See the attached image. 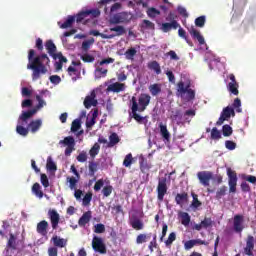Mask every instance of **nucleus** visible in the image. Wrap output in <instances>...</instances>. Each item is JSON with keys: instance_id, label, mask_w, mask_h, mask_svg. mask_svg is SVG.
<instances>
[{"instance_id": "f257e3e1", "label": "nucleus", "mask_w": 256, "mask_h": 256, "mask_svg": "<svg viewBox=\"0 0 256 256\" xmlns=\"http://www.w3.org/2000/svg\"><path fill=\"white\" fill-rule=\"evenodd\" d=\"M51 65V59L47 54L42 53L38 56H35V51L30 49L28 51V64L27 69H31L32 72V81H37L41 79V75H45L48 71V67Z\"/></svg>"}, {"instance_id": "f03ea898", "label": "nucleus", "mask_w": 256, "mask_h": 256, "mask_svg": "<svg viewBox=\"0 0 256 256\" xmlns=\"http://www.w3.org/2000/svg\"><path fill=\"white\" fill-rule=\"evenodd\" d=\"M35 113H37V109H31L21 113L18 118V125L16 126V133H18V135L27 137L29 131H31V133H37V131L41 129V126L43 125L41 119L32 120L29 123V119H31Z\"/></svg>"}, {"instance_id": "7ed1b4c3", "label": "nucleus", "mask_w": 256, "mask_h": 256, "mask_svg": "<svg viewBox=\"0 0 256 256\" xmlns=\"http://www.w3.org/2000/svg\"><path fill=\"white\" fill-rule=\"evenodd\" d=\"M190 87L191 85L188 84L185 86V82L180 81L177 84V93H179L181 97L186 94L187 101H193V99H195V90Z\"/></svg>"}, {"instance_id": "20e7f679", "label": "nucleus", "mask_w": 256, "mask_h": 256, "mask_svg": "<svg viewBox=\"0 0 256 256\" xmlns=\"http://www.w3.org/2000/svg\"><path fill=\"white\" fill-rule=\"evenodd\" d=\"M59 145L66 147L64 155L66 157H71V153L75 151V138H73V136H67L63 140L59 141Z\"/></svg>"}, {"instance_id": "39448f33", "label": "nucleus", "mask_w": 256, "mask_h": 256, "mask_svg": "<svg viewBox=\"0 0 256 256\" xmlns=\"http://www.w3.org/2000/svg\"><path fill=\"white\" fill-rule=\"evenodd\" d=\"M168 190L169 187L167 186V178H159L156 188L158 201L163 202V199H165V195H167Z\"/></svg>"}, {"instance_id": "423d86ee", "label": "nucleus", "mask_w": 256, "mask_h": 256, "mask_svg": "<svg viewBox=\"0 0 256 256\" xmlns=\"http://www.w3.org/2000/svg\"><path fill=\"white\" fill-rule=\"evenodd\" d=\"M231 117H235V110L231 106L223 108L219 119L216 122L217 127H221L225 121H229Z\"/></svg>"}, {"instance_id": "0eeeda50", "label": "nucleus", "mask_w": 256, "mask_h": 256, "mask_svg": "<svg viewBox=\"0 0 256 256\" xmlns=\"http://www.w3.org/2000/svg\"><path fill=\"white\" fill-rule=\"evenodd\" d=\"M92 249L96 253H100V255H105L107 253V246L105 242H103V238L94 236L92 239Z\"/></svg>"}, {"instance_id": "6e6552de", "label": "nucleus", "mask_w": 256, "mask_h": 256, "mask_svg": "<svg viewBox=\"0 0 256 256\" xmlns=\"http://www.w3.org/2000/svg\"><path fill=\"white\" fill-rule=\"evenodd\" d=\"M245 229V216L241 214H236L233 217V230L235 233H243Z\"/></svg>"}, {"instance_id": "1a4fd4ad", "label": "nucleus", "mask_w": 256, "mask_h": 256, "mask_svg": "<svg viewBox=\"0 0 256 256\" xmlns=\"http://www.w3.org/2000/svg\"><path fill=\"white\" fill-rule=\"evenodd\" d=\"M228 185L230 193H237V172L227 168Z\"/></svg>"}, {"instance_id": "9d476101", "label": "nucleus", "mask_w": 256, "mask_h": 256, "mask_svg": "<svg viewBox=\"0 0 256 256\" xmlns=\"http://www.w3.org/2000/svg\"><path fill=\"white\" fill-rule=\"evenodd\" d=\"M131 103V111H132V119L137 121V123H143L145 121V117L139 115V104H137V97L133 96L130 100Z\"/></svg>"}, {"instance_id": "9b49d317", "label": "nucleus", "mask_w": 256, "mask_h": 256, "mask_svg": "<svg viewBox=\"0 0 256 256\" xmlns=\"http://www.w3.org/2000/svg\"><path fill=\"white\" fill-rule=\"evenodd\" d=\"M197 178L199 180V183H201L203 187H209L211 179H213V172L200 171L197 173Z\"/></svg>"}, {"instance_id": "f8f14e48", "label": "nucleus", "mask_w": 256, "mask_h": 256, "mask_svg": "<svg viewBox=\"0 0 256 256\" xmlns=\"http://www.w3.org/2000/svg\"><path fill=\"white\" fill-rule=\"evenodd\" d=\"M149 103H151V96L149 94H141L137 100L139 113H143L149 106Z\"/></svg>"}, {"instance_id": "ddd939ff", "label": "nucleus", "mask_w": 256, "mask_h": 256, "mask_svg": "<svg viewBox=\"0 0 256 256\" xmlns=\"http://www.w3.org/2000/svg\"><path fill=\"white\" fill-rule=\"evenodd\" d=\"M89 15L96 18V17H99V15H101V11H99V9H91V10L82 11L77 14L76 23H81V21H83V19H85V17H89Z\"/></svg>"}, {"instance_id": "4468645a", "label": "nucleus", "mask_w": 256, "mask_h": 256, "mask_svg": "<svg viewBox=\"0 0 256 256\" xmlns=\"http://www.w3.org/2000/svg\"><path fill=\"white\" fill-rule=\"evenodd\" d=\"M48 219H50V223L53 230H56L59 227V221H61V216L55 209H50L48 211Z\"/></svg>"}, {"instance_id": "2eb2a0df", "label": "nucleus", "mask_w": 256, "mask_h": 256, "mask_svg": "<svg viewBox=\"0 0 256 256\" xmlns=\"http://www.w3.org/2000/svg\"><path fill=\"white\" fill-rule=\"evenodd\" d=\"M129 223L132 228L135 229V231H142L144 229L145 224L143 223V220L139 219L135 214H132Z\"/></svg>"}, {"instance_id": "dca6fc26", "label": "nucleus", "mask_w": 256, "mask_h": 256, "mask_svg": "<svg viewBox=\"0 0 256 256\" xmlns=\"http://www.w3.org/2000/svg\"><path fill=\"white\" fill-rule=\"evenodd\" d=\"M95 97H97V94H95V91L91 92V95L86 96L85 100H84V107L86 109H91V107H97V99H95Z\"/></svg>"}, {"instance_id": "f3484780", "label": "nucleus", "mask_w": 256, "mask_h": 256, "mask_svg": "<svg viewBox=\"0 0 256 256\" xmlns=\"http://www.w3.org/2000/svg\"><path fill=\"white\" fill-rule=\"evenodd\" d=\"M170 119L173 123H176V125H183V113L180 109L171 111Z\"/></svg>"}, {"instance_id": "a211bd4d", "label": "nucleus", "mask_w": 256, "mask_h": 256, "mask_svg": "<svg viewBox=\"0 0 256 256\" xmlns=\"http://www.w3.org/2000/svg\"><path fill=\"white\" fill-rule=\"evenodd\" d=\"M188 31L193 39L198 40L199 45H205V38L201 35V32L195 29V27L191 26Z\"/></svg>"}, {"instance_id": "6ab92c4d", "label": "nucleus", "mask_w": 256, "mask_h": 256, "mask_svg": "<svg viewBox=\"0 0 256 256\" xmlns=\"http://www.w3.org/2000/svg\"><path fill=\"white\" fill-rule=\"evenodd\" d=\"M127 86L125 83L115 82L108 86L107 91H111L112 93H121L125 91Z\"/></svg>"}, {"instance_id": "aec40b11", "label": "nucleus", "mask_w": 256, "mask_h": 256, "mask_svg": "<svg viewBox=\"0 0 256 256\" xmlns=\"http://www.w3.org/2000/svg\"><path fill=\"white\" fill-rule=\"evenodd\" d=\"M47 229H49V222L47 220H42L37 224L36 231L42 237L47 236Z\"/></svg>"}, {"instance_id": "412c9836", "label": "nucleus", "mask_w": 256, "mask_h": 256, "mask_svg": "<svg viewBox=\"0 0 256 256\" xmlns=\"http://www.w3.org/2000/svg\"><path fill=\"white\" fill-rule=\"evenodd\" d=\"M53 59L55 61H57V59H59L58 62L54 63V67H55L56 71H61L63 69V63H67V58L65 56H63V53H61V52H58L57 56Z\"/></svg>"}, {"instance_id": "4be33fe9", "label": "nucleus", "mask_w": 256, "mask_h": 256, "mask_svg": "<svg viewBox=\"0 0 256 256\" xmlns=\"http://www.w3.org/2000/svg\"><path fill=\"white\" fill-rule=\"evenodd\" d=\"M45 48L50 57L55 58L57 56V46L53 43V40L46 41Z\"/></svg>"}, {"instance_id": "5701e85b", "label": "nucleus", "mask_w": 256, "mask_h": 256, "mask_svg": "<svg viewBox=\"0 0 256 256\" xmlns=\"http://www.w3.org/2000/svg\"><path fill=\"white\" fill-rule=\"evenodd\" d=\"M197 114V112L193 109H189V110H186L184 112V115L182 116V123L183 125H185V123H191V119H193V117H195V115Z\"/></svg>"}, {"instance_id": "b1692460", "label": "nucleus", "mask_w": 256, "mask_h": 256, "mask_svg": "<svg viewBox=\"0 0 256 256\" xmlns=\"http://www.w3.org/2000/svg\"><path fill=\"white\" fill-rule=\"evenodd\" d=\"M110 31L111 33H114V34H110V35H113V39L114 37H121V35H125V33H127V30H125V27L121 25L110 27Z\"/></svg>"}, {"instance_id": "393cba45", "label": "nucleus", "mask_w": 256, "mask_h": 256, "mask_svg": "<svg viewBox=\"0 0 256 256\" xmlns=\"http://www.w3.org/2000/svg\"><path fill=\"white\" fill-rule=\"evenodd\" d=\"M178 27H180L179 22H177V20H173L170 23L166 22L162 24V31L164 33H169V31H171V29H177Z\"/></svg>"}, {"instance_id": "a878e982", "label": "nucleus", "mask_w": 256, "mask_h": 256, "mask_svg": "<svg viewBox=\"0 0 256 256\" xmlns=\"http://www.w3.org/2000/svg\"><path fill=\"white\" fill-rule=\"evenodd\" d=\"M160 129V135L164 139V141H171V133H169V130L167 129V125H164L163 123L159 124Z\"/></svg>"}, {"instance_id": "bb28decb", "label": "nucleus", "mask_w": 256, "mask_h": 256, "mask_svg": "<svg viewBox=\"0 0 256 256\" xmlns=\"http://www.w3.org/2000/svg\"><path fill=\"white\" fill-rule=\"evenodd\" d=\"M32 193L35 195V197H38V199H43V197H47V194H44L41 191V184L39 183H34L32 186Z\"/></svg>"}, {"instance_id": "cd10ccee", "label": "nucleus", "mask_w": 256, "mask_h": 256, "mask_svg": "<svg viewBox=\"0 0 256 256\" xmlns=\"http://www.w3.org/2000/svg\"><path fill=\"white\" fill-rule=\"evenodd\" d=\"M187 201H189V194H187V192L178 193L175 196L176 205H180L181 206L184 203H187Z\"/></svg>"}, {"instance_id": "c85d7f7f", "label": "nucleus", "mask_w": 256, "mask_h": 256, "mask_svg": "<svg viewBox=\"0 0 256 256\" xmlns=\"http://www.w3.org/2000/svg\"><path fill=\"white\" fill-rule=\"evenodd\" d=\"M119 23H125V13L115 14L110 19V24L111 25H119Z\"/></svg>"}, {"instance_id": "c756f323", "label": "nucleus", "mask_w": 256, "mask_h": 256, "mask_svg": "<svg viewBox=\"0 0 256 256\" xmlns=\"http://www.w3.org/2000/svg\"><path fill=\"white\" fill-rule=\"evenodd\" d=\"M89 221H91V211H87L85 212L80 219L78 220V225L80 227H85V225H87V223H89Z\"/></svg>"}, {"instance_id": "7c9ffc66", "label": "nucleus", "mask_w": 256, "mask_h": 256, "mask_svg": "<svg viewBox=\"0 0 256 256\" xmlns=\"http://www.w3.org/2000/svg\"><path fill=\"white\" fill-rule=\"evenodd\" d=\"M52 241L54 243V247H59L60 249H63V247L67 246V240L59 236L52 237Z\"/></svg>"}, {"instance_id": "2f4dec72", "label": "nucleus", "mask_w": 256, "mask_h": 256, "mask_svg": "<svg viewBox=\"0 0 256 256\" xmlns=\"http://www.w3.org/2000/svg\"><path fill=\"white\" fill-rule=\"evenodd\" d=\"M139 165H140V170L143 173H147V171H149V169H151V164H149L147 162V159L143 156L140 157Z\"/></svg>"}, {"instance_id": "473e14b6", "label": "nucleus", "mask_w": 256, "mask_h": 256, "mask_svg": "<svg viewBox=\"0 0 256 256\" xmlns=\"http://www.w3.org/2000/svg\"><path fill=\"white\" fill-rule=\"evenodd\" d=\"M119 141H121V138H119V135H117V133L113 132L109 136V142H108L107 147H109V148L115 147V145H117V143H119Z\"/></svg>"}, {"instance_id": "72a5a7b5", "label": "nucleus", "mask_w": 256, "mask_h": 256, "mask_svg": "<svg viewBox=\"0 0 256 256\" xmlns=\"http://www.w3.org/2000/svg\"><path fill=\"white\" fill-rule=\"evenodd\" d=\"M148 69H151V71H154L156 75H161V65H159V62L152 61L148 63Z\"/></svg>"}, {"instance_id": "f704fd0d", "label": "nucleus", "mask_w": 256, "mask_h": 256, "mask_svg": "<svg viewBox=\"0 0 256 256\" xmlns=\"http://www.w3.org/2000/svg\"><path fill=\"white\" fill-rule=\"evenodd\" d=\"M73 23H75V16H68L66 21L60 25L61 29H69V27H73Z\"/></svg>"}, {"instance_id": "c9c22d12", "label": "nucleus", "mask_w": 256, "mask_h": 256, "mask_svg": "<svg viewBox=\"0 0 256 256\" xmlns=\"http://www.w3.org/2000/svg\"><path fill=\"white\" fill-rule=\"evenodd\" d=\"M99 151H101V145L99 143H95L93 147L89 150V155L92 159H95L97 155H99Z\"/></svg>"}, {"instance_id": "e433bc0d", "label": "nucleus", "mask_w": 256, "mask_h": 256, "mask_svg": "<svg viewBox=\"0 0 256 256\" xmlns=\"http://www.w3.org/2000/svg\"><path fill=\"white\" fill-rule=\"evenodd\" d=\"M181 224L184 225V227H187L189 223H191V216H189V213L182 212L180 214Z\"/></svg>"}, {"instance_id": "4c0bfd02", "label": "nucleus", "mask_w": 256, "mask_h": 256, "mask_svg": "<svg viewBox=\"0 0 256 256\" xmlns=\"http://www.w3.org/2000/svg\"><path fill=\"white\" fill-rule=\"evenodd\" d=\"M149 91L153 97L161 93V84H152L149 86Z\"/></svg>"}, {"instance_id": "58836bf2", "label": "nucleus", "mask_w": 256, "mask_h": 256, "mask_svg": "<svg viewBox=\"0 0 256 256\" xmlns=\"http://www.w3.org/2000/svg\"><path fill=\"white\" fill-rule=\"evenodd\" d=\"M177 240V234L175 232H171L167 238V240H165V246L168 248H171V246L173 245V242H175Z\"/></svg>"}, {"instance_id": "ea45409f", "label": "nucleus", "mask_w": 256, "mask_h": 256, "mask_svg": "<svg viewBox=\"0 0 256 256\" xmlns=\"http://www.w3.org/2000/svg\"><path fill=\"white\" fill-rule=\"evenodd\" d=\"M46 169L47 171H57V164L53 162V158H51V156L47 158Z\"/></svg>"}, {"instance_id": "a19ab883", "label": "nucleus", "mask_w": 256, "mask_h": 256, "mask_svg": "<svg viewBox=\"0 0 256 256\" xmlns=\"http://www.w3.org/2000/svg\"><path fill=\"white\" fill-rule=\"evenodd\" d=\"M90 35H93L94 37H101L102 39H113V35H107L99 32V30H91Z\"/></svg>"}, {"instance_id": "79ce46f5", "label": "nucleus", "mask_w": 256, "mask_h": 256, "mask_svg": "<svg viewBox=\"0 0 256 256\" xmlns=\"http://www.w3.org/2000/svg\"><path fill=\"white\" fill-rule=\"evenodd\" d=\"M227 89L231 95H239V84H227Z\"/></svg>"}, {"instance_id": "37998d69", "label": "nucleus", "mask_w": 256, "mask_h": 256, "mask_svg": "<svg viewBox=\"0 0 256 256\" xmlns=\"http://www.w3.org/2000/svg\"><path fill=\"white\" fill-rule=\"evenodd\" d=\"M124 55L126 59L133 61L135 55H137V50L131 47L124 53Z\"/></svg>"}, {"instance_id": "c03bdc74", "label": "nucleus", "mask_w": 256, "mask_h": 256, "mask_svg": "<svg viewBox=\"0 0 256 256\" xmlns=\"http://www.w3.org/2000/svg\"><path fill=\"white\" fill-rule=\"evenodd\" d=\"M88 169H89V176L95 177V173H97V162H94V161L89 162Z\"/></svg>"}, {"instance_id": "a18cd8bd", "label": "nucleus", "mask_w": 256, "mask_h": 256, "mask_svg": "<svg viewBox=\"0 0 256 256\" xmlns=\"http://www.w3.org/2000/svg\"><path fill=\"white\" fill-rule=\"evenodd\" d=\"M67 182L69 183L70 189L73 191L77 189V183H79V178L67 177Z\"/></svg>"}, {"instance_id": "49530a36", "label": "nucleus", "mask_w": 256, "mask_h": 256, "mask_svg": "<svg viewBox=\"0 0 256 256\" xmlns=\"http://www.w3.org/2000/svg\"><path fill=\"white\" fill-rule=\"evenodd\" d=\"M147 15H148V17H150V19H155V17H157L158 15H161V11H159L156 8L151 7V8H148Z\"/></svg>"}, {"instance_id": "de8ad7c7", "label": "nucleus", "mask_w": 256, "mask_h": 256, "mask_svg": "<svg viewBox=\"0 0 256 256\" xmlns=\"http://www.w3.org/2000/svg\"><path fill=\"white\" fill-rule=\"evenodd\" d=\"M178 35L179 37H182V39H185L186 43L190 45L191 47L193 46V42L189 40V37H187V32L183 28H179L178 30Z\"/></svg>"}, {"instance_id": "09e8293b", "label": "nucleus", "mask_w": 256, "mask_h": 256, "mask_svg": "<svg viewBox=\"0 0 256 256\" xmlns=\"http://www.w3.org/2000/svg\"><path fill=\"white\" fill-rule=\"evenodd\" d=\"M222 133L224 137H231L233 135V128L229 124H226L222 127Z\"/></svg>"}, {"instance_id": "8fccbe9b", "label": "nucleus", "mask_w": 256, "mask_h": 256, "mask_svg": "<svg viewBox=\"0 0 256 256\" xmlns=\"http://www.w3.org/2000/svg\"><path fill=\"white\" fill-rule=\"evenodd\" d=\"M211 139H213L214 141H219V139H221V131H219L217 127L212 128Z\"/></svg>"}, {"instance_id": "3c124183", "label": "nucleus", "mask_w": 256, "mask_h": 256, "mask_svg": "<svg viewBox=\"0 0 256 256\" xmlns=\"http://www.w3.org/2000/svg\"><path fill=\"white\" fill-rule=\"evenodd\" d=\"M93 43H95V38H91L89 40L82 42V50L89 51V49H91V45H93Z\"/></svg>"}, {"instance_id": "603ef678", "label": "nucleus", "mask_w": 256, "mask_h": 256, "mask_svg": "<svg viewBox=\"0 0 256 256\" xmlns=\"http://www.w3.org/2000/svg\"><path fill=\"white\" fill-rule=\"evenodd\" d=\"M232 109L236 110L237 113H241L243 109H241V99L236 98L234 102L232 103Z\"/></svg>"}, {"instance_id": "864d4df0", "label": "nucleus", "mask_w": 256, "mask_h": 256, "mask_svg": "<svg viewBox=\"0 0 256 256\" xmlns=\"http://www.w3.org/2000/svg\"><path fill=\"white\" fill-rule=\"evenodd\" d=\"M80 59H82L84 63H93V61H95V56L85 53L80 56Z\"/></svg>"}, {"instance_id": "5fc2aeb1", "label": "nucleus", "mask_w": 256, "mask_h": 256, "mask_svg": "<svg viewBox=\"0 0 256 256\" xmlns=\"http://www.w3.org/2000/svg\"><path fill=\"white\" fill-rule=\"evenodd\" d=\"M123 165L124 167H131L133 165V154L129 153L125 156Z\"/></svg>"}, {"instance_id": "6e6d98bb", "label": "nucleus", "mask_w": 256, "mask_h": 256, "mask_svg": "<svg viewBox=\"0 0 256 256\" xmlns=\"http://www.w3.org/2000/svg\"><path fill=\"white\" fill-rule=\"evenodd\" d=\"M80 129H81V120L75 119L72 122L71 131H72V133H77V131L80 130Z\"/></svg>"}, {"instance_id": "4d7b16f0", "label": "nucleus", "mask_w": 256, "mask_h": 256, "mask_svg": "<svg viewBox=\"0 0 256 256\" xmlns=\"http://www.w3.org/2000/svg\"><path fill=\"white\" fill-rule=\"evenodd\" d=\"M111 193H113V186L112 185H106L102 189L103 197H110Z\"/></svg>"}, {"instance_id": "13d9d810", "label": "nucleus", "mask_w": 256, "mask_h": 256, "mask_svg": "<svg viewBox=\"0 0 256 256\" xmlns=\"http://www.w3.org/2000/svg\"><path fill=\"white\" fill-rule=\"evenodd\" d=\"M246 247L248 249H255V237H253L252 235H248L246 240Z\"/></svg>"}, {"instance_id": "bf43d9fd", "label": "nucleus", "mask_w": 256, "mask_h": 256, "mask_svg": "<svg viewBox=\"0 0 256 256\" xmlns=\"http://www.w3.org/2000/svg\"><path fill=\"white\" fill-rule=\"evenodd\" d=\"M226 193H227V186H222L216 192V199H222L223 197H225Z\"/></svg>"}, {"instance_id": "052dcab7", "label": "nucleus", "mask_w": 256, "mask_h": 256, "mask_svg": "<svg viewBox=\"0 0 256 256\" xmlns=\"http://www.w3.org/2000/svg\"><path fill=\"white\" fill-rule=\"evenodd\" d=\"M7 246L10 247V249H17V243L15 235L10 234V238L8 240Z\"/></svg>"}, {"instance_id": "680f3d73", "label": "nucleus", "mask_w": 256, "mask_h": 256, "mask_svg": "<svg viewBox=\"0 0 256 256\" xmlns=\"http://www.w3.org/2000/svg\"><path fill=\"white\" fill-rule=\"evenodd\" d=\"M92 199H93V194L90 192L86 193L82 200L84 207H87L88 205H90Z\"/></svg>"}, {"instance_id": "e2e57ef3", "label": "nucleus", "mask_w": 256, "mask_h": 256, "mask_svg": "<svg viewBox=\"0 0 256 256\" xmlns=\"http://www.w3.org/2000/svg\"><path fill=\"white\" fill-rule=\"evenodd\" d=\"M225 147H226V149H228V151H235V149H237V143H235L231 140H226Z\"/></svg>"}, {"instance_id": "0e129e2a", "label": "nucleus", "mask_w": 256, "mask_h": 256, "mask_svg": "<svg viewBox=\"0 0 256 256\" xmlns=\"http://www.w3.org/2000/svg\"><path fill=\"white\" fill-rule=\"evenodd\" d=\"M205 16H199L198 18L195 19V25L196 27H205Z\"/></svg>"}, {"instance_id": "69168bd1", "label": "nucleus", "mask_w": 256, "mask_h": 256, "mask_svg": "<svg viewBox=\"0 0 256 256\" xmlns=\"http://www.w3.org/2000/svg\"><path fill=\"white\" fill-rule=\"evenodd\" d=\"M94 233H98V234L105 233V225L102 223L96 224L94 226Z\"/></svg>"}, {"instance_id": "338daca9", "label": "nucleus", "mask_w": 256, "mask_h": 256, "mask_svg": "<svg viewBox=\"0 0 256 256\" xmlns=\"http://www.w3.org/2000/svg\"><path fill=\"white\" fill-rule=\"evenodd\" d=\"M137 245H141L142 243H147V234H139L136 238Z\"/></svg>"}, {"instance_id": "774afa93", "label": "nucleus", "mask_w": 256, "mask_h": 256, "mask_svg": "<svg viewBox=\"0 0 256 256\" xmlns=\"http://www.w3.org/2000/svg\"><path fill=\"white\" fill-rule=\"evenodd\" d=\"M40 181H41L43 187H45V189H47V187H49V178L47 177V174H41Z\"/></svg>"}]
</instances>
